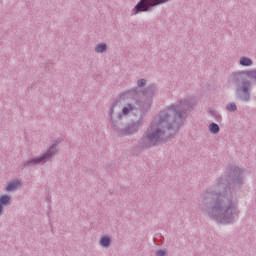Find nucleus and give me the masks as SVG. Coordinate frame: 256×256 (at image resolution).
Listing matches in <instances>:
<instances>
[{
	"mask_svg": "<svg viewBox=\"0 0 256 256\" xmlns=\"http://www.w3.org/2000/svg\"><path fill=\"white\" fill-rule=\"evenodd\" d=\"M56 152H57V150L55 149V146L50 147V149L48 150V152L46 154H44L42 157L34 160V164L43 163V161H47V159L53 157V155H55Z\"/></svg>",
	"mask_w": 256,
	"mask_h": 256,
	"instance_id": "obj_5",
	"label": "nucleus"
},
{
	"mask_svg": "<svg viewBox=\"0 0 256 256\" xmlns=\"http://www.w3.org/2000/svg\"><path fill=\"white\" fill-rule=\"evenodd\" d=\"M210 132L212 133H217L219 131V125H217L216 123H212L209 126Z\"/></svg>",
	"mask_w": 256,
	"mask_h": 256,
	"instance_id": "obj_13",
	"label": "nucleus"
},
{
	"mask_svg": "<svg viewBox=\"0 0 256 256\" xmlns=\"http://www.w3.org/2000/svg\"><path fill=\"white\" fill-rule=\"evenodd\" d=\"M240 65L243 67H251V65H253V61L250 58L242 57L240 58Z\"/></svg>",
	"mask_w": 256,
	"mask_h": 256,
	"instance_id": "obj_7",
	"label": "nucleus"
},
{
	"mask_svg": "<svg viewBox=\"0 0 256 256\" xmlns=\"http://www.w3.org/2000/svg\"><path fill=\"white\" fill-rule=\"evenodd\" d=\"M234 79L236 81H242L241 87L238 89V93H245L242 97L243 101H249V87L251 83L249 81H256V70L236 72L234 73Z\"/></svg>",
	"mask_w": 256,
	"mask_h": 256,
	"instance_id": "obj_3",
	"label": "nucleus"
},
{
	"mask_svg": "<svg viewBox=\"0 0 256 256\" xmlns=\"http://www.w3.org/2000/svg\"><path fill=\"white\" fill-rule=\"evenodd\" d=\"M157 255L158 256H165V251L159 250Z\"/></svg>",
	"mask_w": 256,
	"mask_h": 256,
	"instance_id": "obj_16",
	"label": "nucleus"
},
{
	"mask_svg": "<svg viewBox=\"0 0 256 256\" xmlns=\"http://www.w3.org/2000/svg\"><path fill=\"white\" fill-rule=\"evenodd\" d=\"M10 200H11V198L7 195H4V196L0 197L1 205H7V203H9Z\"/></svg>",
	"mask_w": 256,
	"mask_h": 256,
	"instance_id": "obj_11",
	"label": "nucleus"
},
{
	"mask_svg": "<svg viewBox=\"0 0 256 256\" xmlns=\"http://www.w3.org/2000/svg\"><path fill=\"white\" fill-rule=\"evenodd\" d=\"M19 187H21V183L19 181H14L7 185L6 191H16V189H19Z\"/></svg>",
	"mask_w": 256,
	"mask_h": 256,
	"instance_id": "obj_6",
	"label": "nucleus"
},
{
	"mask_svg": "<svg viewBox=\"0 0 256 256\" xmlns=\"http://www.w3.org/2000/svg\"><path fill=\"white\" fill-rule=\"evenodd\" d=\"M235 213V207H225L221 205V202H215L213 208L209 211V215L220 223H231L233 214Z\"/></svg>",
	"mask_w": 256,
	"mask_h": 256,
	"instance_id": "obj_2",
	"label": "nucleus"
},
{
	"mask_svg": "<svg viewBox=\"0 0 256 256\" xmlns=\"http://www.w3.org/2000/svg\"><path fill=\"white\" fill-rule=\"evenodd\" d=\"M95 51L96 53H103V51H107V44H98L96 47H95Z\"/></svg>",
	"mask_w": 256,
	"mask_h": 256,
	"instance_id": "obj_10",
	"label": "nucleus"
},
{
	"mask_svg": "<svg viewBox=\"0 0 256 256\" xmlns=\"http://www.w3.org/2000/svg\"><path fill=\"white\" fill-rule=\"evenodd\" d=\"M131 111H133V106H131L129 104L122 109V113L124 115H129V113H131Z\"/></svg>",
	"mask_w": 256,
	"mask_h": 256,
	"instance_id": "obj_12",
	"label": "nucleus"
},
{
	"mask_svg": "<svg viewBox=\"0 0 256 256\" xmlns=\"http://www.w3.org/2000/svg\"><path fill=\"white\" fill-rule=\"evenodd\" d=\"M236 109H237V105H235V103H230L227 105L228 111H235Z\"/></svg>",
	"mask_w": 256,
	"mask_h": 256,
	"instance_id": "obj_14",
	"label": "nucleus"
},
{
	"mask_svg": "<svg viewBox=\"0 0 256 256\" xmlns=\"http://www.w3.org/2000/svg\"><path fill=\"white\" fill-rule=\"evenodd\" d=\"M2 212H3V207H1V205H0V215Z\"/></svg>",
	"mask_w": 256,
	"mask_h": 256,
	"instance_id": "obj_17",
	"label": "nucleus"
},
{
	"mask_svg": "<svg viewBox=\"0 0 256 256\" xmlns=\"http://www.w3.org/2000/svg\"><path fill=\"white\" fill-rule=\"evenodd\" d=\"M179 109H181V106L173 107L168 110L167 114L162 115L159 120H155L151 123L150 132L144 136L149 147L159 145V143L165 139V132L161 129L167 127V119H169V115H174L175 121L181 119L182 114L179 112Z\"/></svg>",
	"mask_w": 256,
	"mask_h": 256,
	"instance_id": "obj_1",
	"label": "nucleus"
},
{
	"mask_svg": "<svg viewBox=\"0 0 256 256\" xmlns=\"http://www.w3.org/2000/svg\"><path fill=\"white\" fill-rule=\"evenodd\" d=\"M165 2H167V0H141L133 9V13L137 15V13L149 11V7H155V5H160V3Z\"/></svg>",
	"mask_w": 256,
	"mask_h": 256,
	"instance_id": "obj_4",
	"label": "nucleus"
},
{
	"mask_svg": "<svg viewBox=\"0 0 256 256\" xmlns=\"http://www.w3.org/2000/svg\"><path fill=\"white\" fill-rule=\"evenodd\" d=\"M100 245L102 247H109V245H111V238H109L108 236L102 237L100 240Z\"/></svg>",
	"mask_w": 256,
	"mask_h": 256,
	"instance_id": "obj_8",
	"label": "nucleus"
},
{
	"mask_svg": "<svg viewBox=\"0 0 256 256\" xmlns=\"http://www.w3.org/2000/svg\"><path fill=\"white\" fill-rule=\"evenodd\" d=\"M137 132V126L132 125L126 128L123 132V135H131V133Z\"/></svg>",
	"mask_w": 256,
	"mask_h": 256,
	"instance_id": "obj_9",
	"label": "nucleus"
},
{
	"mask_svg": "<svg viewBox=\"0 0 256 256\" xmlns=\"http://www.w3.org/2000/svg\"><path fill=\"white\" fill-rule=\"evenodd\" d=\"M185 105H189V104L183 103V104H181V107H185Z\"/></svg>",
	"mask_w": 256,
	"mask_h": 256,
	"instance_id": "obj_18",
	"label": "nucleus"
},
{
	"mask_svg": "<svg viewBox=\"0 0 256 256\" xmlns=\"http://www.w3.org/2000/svg\"><path fill=\"white\" fill-rule=\"evenodd\" d=\"M145 79L138 80V87H143L145 85Z\"/></svg>",
	"mask_w": 256,
	"mask_h": 256,
	"instance_id": "obj_15",
	"label": "nucleus"
}]
</instances>
